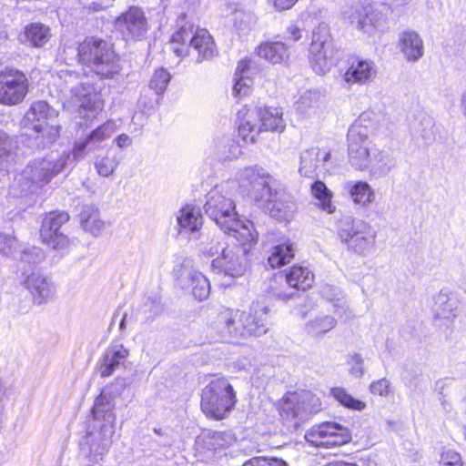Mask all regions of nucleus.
I'll use <instances>...</instances> for the list:
<instances>
[{
    "mask_svg": "<svg viewBox=\"0 0 466 466\" xmlns=\"http://www.w3.org/2000/svg\"><path fill=\"white\" fill-rule=\"evenodd\" d=\"M126 387V379L116 378L102 390L96 400L92 420L88 422L86 435L81 442V450L93 463L102 461L111 446L116 423L115 399Z\"/></svg>",
    "mask_w": 466,
    "mask_h": 466,
    "instance_id": "nucleus-1",
    "label": "nucleus"
},
{
    "mask_svg": "<svg viewBox=\"0 0 466 466\" xmlns=\"http://www.w3.org/2000/svg\"><path fill=\"white\" fill-rule=\"evenodd\" d=\"M234 189V180L216 185L206 196L204 211L221 230L232 236L238 243L254 244L258 239V232L254 228L253 222L241 221L238 218L233 199Z\"/></svg>",
    "mask_w": 466,
    "mask_h": 466,
    "instance_id": "nucleus-2",
    "label": "nucleus"
},
{
    "mask_svg": "<svg viewBox=\"0 0 466 466\" xmlns=\"http://www.w3.org/2000/svg\"><path fill=\"white\" fill-rule=\"evenodd\" d=\"M268 308L263 302H253L248 312L226 309L218 314L215 329L219 339L238 343L248 336L259 337L268 331Z\"/></svg>",
    "mask_w": 466,
    "mask_h": 466,
    "instance_id": "nucleus-3",
    "label": "nucleus"
},
{
    "mask_svg": "<svg viewBox=\"0 0 466 466\" xmlns=\"http://www.w3.org/2000/svg\"><path fill=\"white\" fill-rule=\"evenodd\" d=\"M58 116V111L46 101L38 100L31 104L22 118L20 125L23 135L27 137L30 148H44L56 141L60 135V127L49 124Z\"/></svg>",
    "mask_w": 466,
    "mask_h": 466,
    "instance_id": "nucleus-4",
    "label": "nucleus"
},
{
    "mask_svg": "<svg viewBox=\"0 0 466 466\" xmlns=\"http://www.w3.org/2000/svg\"><path fill=\"white\" fill-rule=\"evenodd\" d=\"M78 62L90 68L101 79H114L119 76L122 66L113 46L99 38H86L77 48H70Z\"/></svg>",
    "mask_w": 466,
    "mask_h": 466,
    "instance_id": "nucleus-5",
    "label": "nucleus"
},
{
    "mask_svg": "<svg viewBox=\"0 0 466 466\" xmlns=\"http://www.w3.org/2000/svg\"><path fill=\"white\" fill-rule=\"evenodd\" d=\"M70 153H54L44 158L31 161L15 178V183L21 187V195L34 193L36 189L62 172L71 159Z\"/></svg>",
    "mask_w": 466,
    "mask_h": 466,
    "instance_id": "nucleus-6",
    "label": "nucleus"
},
{
    "mask_svg": "<svg viewBox=\"0 0 466 466\" xmlns=\"http://www.w3.org/2000/svg\"><path fill=\"white\" fill-rule=\"evenodd\" d=\"M337 236L348 252L359 257L366 258L376 250L377 232L364 219L343 216L337 222Z\"/></svg>",
    "mask_w": 466,
    "mask_h": 466,
    "instance_id": "nucleus-7",
    "label": "nucleus"
},
{
    "mask_svg": "<svg viewBox=\"0 0 466 466\" xmlns=\"http://www.w3.org/2000/svg\"><path fill=\"white\" fill-rule=\"evenodd\" d=\"M238 115V135L246 143H255L261 132H282L286 127L280 107L258 106L245 113L240 111Z\"/></svg>",
    "mask_w": 466,
    "mask_h": 466,
    "instance_id": "nucleus-8",
    "label": "nucleus"
},
{
    "mask_svg": "<svg viewBox=\"0 0 466 466\" xmlns=\"http://www.w3.org/2000/svg\"><path fill=\"white\" fill-rule=\"evenodd\" d=\"M236 403V391L226 378L213 380L202 390L201 410L208 417L222 420Z\"/></svg>",
    "mask_w": 466,
    "mask_h": 466,
    "instance_id": "nucleus-9",
    "label": "nucleus"
},
{
    "mask_svg": "<svg viewBox=\"0 0 466 466\" xmlns=\"http://www.w3.org/2000/svg\"><path fill=\"white\" fill-rule=\"evenodd\" d=\"M79 75L71 70H61L59 78L65 81L66 88L70 92V104L78 108L79 114H96L102 111L104 102L101 95L89 82H77Z\"/></svg>",
    "mask_w": 466,
    "mask_h": 466,
    "instance_id": "nucleus-10",
    "label": "nucleus"
},
{
    "mask_svg": "<svg viewBox=\"0 0 466 466\" xmlns=\"http://www.w3.org/2000/svg\"><path fill=\"white\" fill-rule=\"evenodd\" d=\"M335 54L328 25L319 24L313 30L309 47V58L312 69L319 75L329 72L336 64Z\"/></svg>",
    "mask_w": 466,
    "mask_h": 466,
    "instance_id": "nucleus-11",
    "label": "nucleus"
},
{
    "mask_svg": "<svg viewBox=\"0 0 466 466\" xmlns=\"http://www.w3.org/2000/svg\"><path fill=\"white\" fill-rule=\"evenodd\" d=\"M187 41L189 46L198 52V63L211 59L218 54L214 40L207 29L185 24L171 36L173 44H185Z\"/></svg>",
    "mask_w": 466,
    "mask_h": 466,
    "instance_id": "nucleus-12",
    "label": "nucleus"
},
{
    "mask_svg": "<svg viewBox=\"0 0 466 466\" xmlns=\"http://www.w3.org/2000/svg\"><path fill=\"white\" fill-rule=\"evenodd\" d=\"M269 177L268 173L256 165L239 169L236 173V181L234 182H237L252 200L258 203L268 199L272 196Z\"/></svg>",
    "mask_w": 466,
    "mask_h": 466,
    "instance_id": "nucleus-13",
    "label": "nucleus"
},
{
    "mask_svg": "<svg viewBox=\"0 0 466 466\" xmlns=\"http://www.w3.org/2000/svg\"><path fill=\"white\" fill-rule=\"evenodd\" d=\"M350 433L342 424L326 421L315 425L305 433V440L315 447L331 448L340 446L350 441Z\"/></svg>",
    "mask_w": 466,
    "mask_h": 466,
    "instance_id": "nucleus-14",
    "label": "nucleus"
},
{
    "mask_svg": "<svg viewBox=\"0 0 466 466\" xmlns=\"http://www.w3.org/2000/svg\"><path fill=\"white\" fill-rule=\"evenodd\" d=\"M68 220L69 215L66 212H50L44 218L40 228L43 242L61 254L67 252L70 247L69 238L60 231L62 225Z\"/></svg>",
    "mask_w": 466,
    "mask_h": 466,
    "instance_id": "nucleus-15",
    "label": "nucleus"
},
{
    "mask_svg": "<svg viewBox=\"0 0 466 466\" xmlns=\"http://www.w3.org/2000/svg\"><path fill=\"white\" fill-rule=\"evenodd\" d=\"M28 92V79L16 69L6 68L0 73V103L7 106L21 103Z\"/></svg>",
    "mask_w": 466,
    "mask_h": 466,
    "instance_id": "nucleus-16",
    "label": "nucleus"
},
{
    "mask_svg": "<svg viewBox=\"0 0 466 466\" xmlns=\"http://www.w3.org/2000/svg\"><path fill=\"white\" fill-rule=\"evenodd\" d=\"M240 247L223 248L222 254L212 260L211 267L213 271L226 277L238 278L242 276L246 271V266L243 262V255L248 251L245 245Z\"/></svg>",
    "mask_w": 466,
    "mask_h": 466,
    "instance_id": "nucleus-17",
    "label": "nucleus"
},
{
    "mask_svg": "<svg viewBox=\"0 0 466 466\" xmlns=\"http://www.w3.org/2000/svg\"><path fill=\"white\" fill-rule=\"evenodd\" d=\"M116 28L126 40H140L148 29L144 12L132 6L116 19Z\"/></svg>",
    "mask_w": 466,
    "mask_h": 466,
    "instance_id": "nucleus-18",
    "label": "nucleus"
},
{
    "mask_svg": "<svg viewBox=\"0 0 466 466\" xmlns=\"http://www.w3.org/2000/svg\"><path fill=\"white\" fill-rule=\"evenodd\" d=\"M117 126L114 120H108L94 129L86 137L76 141L70 155L74 161L83 159L85 156L96 150L99 144L108 139L116 130Z\"/></svg>",
    "mask_w": 466,
    "mask_h": 466,
    "instance_id": "nucleus-19",
    "label": "nucleus"
},
{
    "mask_svg": "<svg viewBox=\"0 0 466 466\" xmlns=\"http://www.w3.org/2000/svg\"><path fill=\"white\" fill-rule=\"evenodd\" d=\"M258 204L268 211L271 218L279 221H289L297 209L294 198L284 190L272 191V196Z\"/></svg>",
    "mask_w": 466,
    "mask_h": 466,
    "instance_id": "nucleus-20",
    "label": "nucleus"
},
{
    "mask_svg": "<svg viewBox=\"0 0 466 466\" xmlns=\"http://www.w3.org/2000/svg\"><path fill=\"white\" fill-rule=\"evenodd\" d=\"M22 285L31 293L36 304H43L51 299L56 291L51 279L40 271H32L25 275Z\"/></svg>",
    "mask_w": 466,
    "mask_h": 466,
    "instance_id": "nucleus-21",
    "label": "nucleus"
},
{
    "mask_svg": "<svg viewBox=\"0 0 466 466\" xmlns=\"http://www.w3.org/2000/svg\"><path fill=\"white\" fill-rule=\"evenodd\" d=\"M342 20L355 26L368 36L375 34L371 21L364 15L363 0H348L340 7Z\"/></svg>",
    "mask_w": 466,
    "mask_h": 466,
    "instance_id": "nucleus-22",
    "label": "nucleus"
},
{
    "mask_svg": "<svg viewBox=\"0 0 466 466\" xmlns=\"http://www.w3.org/2000/svg\"><path fill=\"white\" fill-rule=\"evenodd\" d=\"M177 224L180 235H185L189 239H198L203 225L199 208L191 205L181 208L177 213Z\"/></svg>",
    "mask_w": 466,
    "mask_h": 466,
    "instance_id": "nucleus-23",
    "label": "nucleus"
},
{
    "mask_svg": "<svg viewBox=\"0 0 466 466\" xmlns=\"http://www.w3.org/2000/svg\"><path fill=\"white\" fill-rule=\"evenodd\" d=\"M129 351L123 344H111L103 354L98 366V372L101 377L111 376L116 370L124 365Z\"/></svg>",
    "mask_w": 466,
    "mask_h": 466,
    "instance_id": "nucleus-24",
    "label": "nucleus"
},
{
    "mask_svg": "<svg viewBox=\"0 0 466 466\" xmlns=\"http://www.w3.org/2000/svg\"><path fill=\"white\" fill-rule=\"evenodd\" d=\"M398 46L408 62L415 63L424 55V44L414 30H404L399 35Z\"/></svg>",
    "mask_w": 466,
    "mask_h": 466,
    "instance_id": "nucleus-25",
    "label": "nucleus"
},
{
    "mask_svg": "<svg viewBox=\"0 0 466 466\" xmlns=\"http://www.w3.org/2000/svg\"><path fill=\"white\" fill-rule=\"evenodd\" d=\"M376 73V66L371 60L356 59L350 63L343 78L348 84L364 85L370 82Z\"/></svg>",
    "mask_w": 466,
    "mask_h": 466,
    "instance_id": "nucleus-26",
    "label": "nucleus"
},
{
    "mask_svg": "<svg viewBox=\"0 0 466 466\" xmlns=\"http://www.w3.org/2000/svg\"><path fill=\"white\" fill-rule=\"evenodd\" d=\"M397 166V158L390 149H381L372 153L370 167V175L378 179L388 176Z\"/></svg>",
    "mask_w": 466,
    "mask_h": 466,
    "instance_id": "nucleus-27",
    "label": "nucleus"
},
{
    "mask_svg": "<svg viewBox=\"0 0 466 466\" xmlns=\"http://www.w3.org/2000/svg\"><path fill=\"white\" fill-rule=\"evenodd\" d=\"M319 292L324 299L332 305L335 315L346 319L350 318L351 310L339 288L325 283L319 286Z\"/></svg>",
    "mask_w": 466,
    "mask_h": 466,
    "instance_id": "nucleus-28",
    "label": "nucleus"
},
{
    "mask_svg": "<svg viewBox=\"0 0 466 466\" xmlns=\"http://www.w3.org/2000/svg\"><path fill=\"white\" fill-rule=\"evenodd\" d=\"M373 127L366 114L360 115L350 127L347 135L348 145H370V137Z\"/></svg>",
    "mask_w": 466,
    "mask_h": 466,
    "instance_id": "nucleus-29",
    "label": "nucleus"
},
{
    "mask_svg": "<svg viewBox=\"0 0 466 466\" xmlns=\"http://www.w3.org/2000/svg\"><path fill=\"white\" fill-rule=\"evenodd\" d=\"M279 278H284L286 284L297 290H306L314 283L313 272L308 267L303 266H293Z\"/></svg>",
    "mask_w": 466,
    "mask_h": 466,
    "instance_id": "nucleus-30",
    "label": "nucleus"
},
{
    "mask_svg": "<svg viewBox=\"0 0 466 466\" xmlns=\"http://www.w3.org/2000/svg\"><path fill=\"white\" fill-rule=\"evenodd\" d=\"M356 205L369 207L375 200V191L366 181H348L343 186Z\"/></svg>",
    "mask_w": 466,
    "mask_h": 466,
    "instance_id": "nucleus-31",
    "label": "nucleus"
},
{
    "mask_svg": "<svg viewBox=\"0 0 466 466\" xmlns=\"http://www.w3.org/2000/svg\"><path fill=\"white\" fill-rule=\"evenodd\" d=\"M257 54L273 65L286 64L289 58V47L280 41L261 44L258 47Z\"/></svg>",
    "mask_w": 466,
    "mask_h": 466,
    "instance_id": "nucleus-32",
    "label": "nucleus"
},
{
    "mask_svg": "<svg viewBox=\"0 0 466 466\" xmlns=\"http://www.w3.org/2000/svg\"><path fill=\"white\" fill-rule=\"evenodd\" d=\"M301 410L299 395L294 393L282 400L279 407V415L289 427L296 428L304 420Z\"/></svg>",
    "mask_w": 466,
    "mask_h": 466,
    "instance_id": "nucleus-33",
    "label": "nucleus"
},
{
    "mask_svg": "<svg viewBox=\"0 0 466 466\" xmlns=\"http://www.w3.org/2000/svg\"><path fill=\"white\" fill-rule=\"evenodd\" d=\"M370 145H348V158L351 167L358 171L368 170L372 153Z\"/></svg>",
    "mask_w": 466,
    "mask_h": 466,
    "instance_id": "nucleus-34",
    "label": "nucleus"
},
{
    "mask_svg": "<svg viewBox=\"0 0 466 466\" xmlns=\"http://www.w3.org/2000/svg\"><path fill=\"white\" fill-rule=\"evenodd\" d=\"M214 151L217 157L221 160H233L241 154V147L230 137L223 136L214 140Z\"/></svg>",
    "mask_w": 466,
    "mask_h": 466,
    "instance_id": "nucleus-35",
    "label": "nucleus"
},
{
    "mask_svg": "<svg viewBox=\"0 0 466 466\" xmlns=\"http://www.w3.org/2000/svg\"><path fill=\"white\" fill-rule=\"evenodd\" d=\"M80 220L84 229L93 236H99L105 228V222L100 218L98 209L86 205L80 213Z\"/></svg>",
    "mask_w": 466,
    "mask_h": 466,
    "instance_id": "nucleus-36",
    "label": "nucleus"
},
{
    "mask_svg": "<svg viewBox=\"0 0 466 466\" xmlns=\"http://www.w3.org/2000/svg\"><path fill=\"white\" fill-rule=\"evenodd\" d=\"M415 133L422 140L423 146H429L440 137L441 126L437 125L431 116H425L420 119Z\"/></svg>",
    "mask_w": 466,
    "mask_h": 466,
    "instance_id": "nucleus-37",
    "label": "nucleus"
},
{
    "mask_svg": "<svg viewBox=\"0 0 466 466\" xmlns=\"http://www.w3.org/2000/svg\"><path fill=\"white\" fill-rule=\"evenodd\" d=\"M337 325V319L330 315H318L305 324V330L314 337H322L333 329Z\"/></svg>",
    "mask_w": 466,
    "mask_h": 466,
    "instance_id": "nucleus-38",
    "label": "nucleus"
},
{
    "mask_svg": "<svg viewBox=\"0 0 466 466\" xmlns=\"http://www.w3.org/2000/svg\"><path fill=\"white\" fill-rule=\"evenodd\" d=\"M25 41L32 46L42 47L51 37L50 28L41 23H33L25 28Z\"/></svg>",
    "mask_w": 466,
    "mask_h": 466,
    "instance_id": "nucleus-39",
    "label": "nucleus"
},
{
    "mask_svg": "<svg viewBox=\"0 0 466 466\" xmlns=\"http://www.w3.org/2000/svg\"><path fill=\"white\" fill-rule=\"evenodd\" d=\"M311 195L319 201V207L328 214H332L336 207L332 203V192L320 180L314 181L310 186Z\"/></svg>",
    "mask_w": 466,
    "mask_h": 466,
    "instance_id": "nucleus-40",
    "label": "nucleus"
},
{
    "mask_svg": "<svg viewBox=\"0 0 466 466\" xmlns=\"http://www.w3.org/2000/svg\"><path fill=\"white\" fill-rule=\"evenodd\" d=\"M458 300L446 293L441 292L435 300V314L439 319H451L456 316Z\"/></svg>",
    "mask_w": 466,
    "mask_h": 466,
    "instance_id": "nucleus-41",
    "label": "nucleus"
},
{
    "mask_svg": "<svg viewBox=\"0 0 466 466\" xmlns=\"http://www.w3.org/2000/svg\"><path fill=\"white\" fill-rule=\"evenodd\" d=\"M294 257L293 244L289 241L273 247L268 263L271 268L288 264Z\"/></svg>",
    "mask_w": 466,
    "mask_h": 466,
    "instance_id": "nucleus-42",
    "label": "nucleus"
},
{
    "mask_svg": "<svg viewBox=\"0 0 466 466\" xmlns=\"http://www.w3.org/2000/svg\"><path fill=\"white\" fill-rule=\"evenodd\" d=\"M118 166L116 156L107 149L104 153L96 156L95 160V167L98 175L102 177H109L112 175Z\"/></svg>",
    "mask_w": 466,
    "mask_h": 466,
    "instance_id": "nucleus-43",
    "label": "nucleus"
},
{
    "mask_svg": "<svg viewBox=\"0 0 466 466\" xmlns=\"http://www.w3.org/2000/svg\"><path fill=\"white\" fill-rule=\"evenodd\" d=\"M319 154L320 150L318 147H313L301 153L299 168L300 175L309 177L314 174L319 162Z\"/></svg>",
    "mask_w": 466,
    "mask_h": 466,
    "instance_id": "nucleus-44",
    "label": "nucleus"
},
{
    "mask_svg": "<svg viewBox=\"0 0 466 466\" xmlns=\"http://www.w3.org/2000/svg\"><path fill=\"white\" fill-rule=\"evenodd\" d=\"M188 277L193 296L199 301L206 299L210 293L209 280L199 271H191Z\"/></svg>",
    "mask_w": 466,
    "mask_h": 466,
    "instance_id": "nucleus-45",
    "label": "nucleus"
},
{
    "mask_svg": "<svg viewBox=\"0 0 466 466\" xmlns=\"http://www.w3.org/2000/svg\"><path fill=\"white\" fill-rule=\"evenodd\" d=\"M163 310L160 299L157 296L147 297L137 309L142 321H151Z\"/></svg>",
    "mask_w": 466,
    "mask_h": 466,
    "instance_id": "nucleus-46",
    "label": "nucleus"
},
{
    "mask_svg": "<svg viewBox=\"0 0 466 466\" xmlns=\"http://www.w3.org/2000/svg\"><path fill=\"white\" fill-rule=\"evenodd\" d=\"M330 393L333 398L345 408L359 411L363 410L366 408V403L364 401L353 398L344 388H332Z\"/></svg>",
    "mask_w": 466,
    "mask_h": 466,
    "instance_id": "nucleus-47",
    "label": "nucleus"
},
{
    "mask_svg": "<svg viewBox=\"0 0 466 466\" xmlns=\"http://www.w3.org/2000/svg\"><path fill=\"white\" fill-rule=\"evenodd\" d=\"M170 80V73L167 69L159 67L156 69L151 76L148 87L153 90L157 96L161 97L166 92Z\"/></svg>",
    "mask_w": 466,
    "mask_h": 466,
    "instance_id": "nucleus-48",
    "label": "nucleus"
},
{
    "mask_svg": "<svg viewBox=\"0 0 466 466\" xmlns=\"http://www.w3.org/2000/svg\"><path fill=\"white\" fill-rule=\"evenodd\" d=\"M319 105V94L317 91H305L296 102L297 111L300 114H308L316 109Z\"/></svg>",
    "mask_w": 466,
    "mask_h": 466,
    "instance_id": "nucleus-49",
    "label": "nucleus"
},
{
    "mask_svg": "<svg viewBox=\"0 0 466 466\" xmlns=\"http://www.w3.org/2000/svg\"><path fill=\"white\" fill-rule=\"evenodd\" d=\"M299 399L304 420L309 414L317 413L321 410V402L319 399L310 392L299 395Z\"/></svg>",
    "mask_w": 466,
    "mask_h": 466,
    "instance_id": "nucleus-50",
    "label": "nucleus"
},
{
    "mask_svg": "<svg viewBox=\"0 0 466 466\" xmlns=\"http://www.w3.org/2000/svg\"><path fill=\"white\" fill-rule=\"evenodd\" d=\"M257 23L255 15L251 12L238 11L235 14L234 25L239 32L249 31Z\"/></svg>",
    "mask_w": 466,
    "mask_h": 466,
    "instance_id": "nucleus-51",
    "label": "nucleus"
},
{
    "mask_svg": "<svg viewBox=\"0 0 466 466\" xmlns=\"http://www.w3.org/2000/svg\"><path fill=\"white\" fill-rule=\"evenodd\" d=\"M363 11L364 15L368 16V19L371 21V24L375 29V33L383 27L385 23V16L380 11L375 9L366 1H363Z\"/></svg>",
    "mask_w": 466,
    "mask_h": 466,
    "instance_id": "nucleus-52",
    "label": "nucleus"
},
{
    "mask_svg": "<svg viewBox=\"0 0 466 466\" xmlns=\"http://www.w3.org/2000/svg\"><path fill=\"white\" fill-rule=\"evenodd\" d=\"M242 466H288L287 462L277 457L256 456L246 461Z\"/></svg>",
    "mask_w": 466,
    "mask_h": 466,
    "instance_id": "nucleus-53",
    "label": "nucleus"
},
{
    "mask_svg": "<svg viewBox=\"0 0 466 466\" xmlns=\"http://www.w3.org/2000/svg\"><path fill=\"white\" fill-rule=\"evenodd\" d=\"M219 237L213 238L209 243L202 241L200 243L199 250L207 256L213 257L218 254H222L223 248H228Z\"/></svg>",
    "mask_w": 466,
    "mask_h": 466,
    "instance_id": "nucleus-54",
    "label": "nucleus"
},
{
    "mask_svg": "<svg viewBox=\"0 0 466 466\" xmlns=\"http://www.w3.org/2000/svg\"><path fill=\"white\" fill-rule=\"evenodd\" d=\"M252 80L248 76H235L233 95L241 98L248 96L251 90Z\"/></svg>",
    "mask_w": 466,
    "mask_h": 466,
    "instance_id": "nucleus-55",
    "label": "nucleus"
},
{
    "mask_svg": "<svg viewBox=\"0 0 466 466\" xmlns=\"http://www.w3.org/2000/svg\"><path fill=\"white\" fill-rule=\"evenodd\" d=\"M45 252L37 247H29L20 254V260L29 264H37L45 259Z\"/></svg>",
    "mask_w": 466,
    "mask_h": 466,
    "instance_id": "nucleus-56",
    "label": "nucleus"
},
{
    "mask_svg": "<svg viewBox=\"0 0 466 466\" xmlns=\"http://www.w3.org/2000/svg\"><path fill=\"white\" fill-rule=\"evenodd\" d=\"M440 466H462L461 456L453 450L443 451L439 461Z\"/></svg>",
    "mask_w": 466,
    "mask_h": 466,
    "instance_id": "nucleus-57",
    "label": "nucleus"
},
{
    "mask_svg": "<svg viewBox=\"0 0 466 466\" xmlns=\"http://www.w3.org/2000/svg\"><path fill=\"white\" fill-rule=\"evenodd\" d=\"M370 391L374 395L386 397L390 392V382L385 378L374 380L370 385Z\"/></svg>",
    "mask_w": 466,
    "mask_h": 466,
    "instance_id": "nucleus-58",
    "label": "nucleus"
},
{
    "mask_svg": "<svg viewBox=\"0 0 466 466\" xmlns=\"http://www.w3.org/2000/svg\"><path fill=\"white\" fill-rule=\"evenodd\" d=\"M17 246V240L15 237L5 235L0 232V253L11 255Z\"/></svg>",
    "mask_w": 466,
    "mask_h": 466,
    "instance_id": "nucleus-59",
    "label": "nucleus"
},
{
    "mask_svg": "<svg viewBox=\"0 0 466 466\" xmlns=\"http://www.w3.org/2000/svg\"><path fill=\"white\" fill-rule=\"evenodd\" d=\"M350 374L360 378L364 374V360L360 354L354 353L350 357Z\"/></svg>",
    "mask_w": 466,
    "mask_h": 466,
    "instance_id": "nucleus-60",
    "label": "nucleus"
},
{
    "mask_svg": "<svg viewBox=\"0 0 466 466\" xmlns=\"http://www.w3.org/2000/svg\"><path fill=\"white\" fill-rule=\"evenodd\" d=\"M6 134L0 130V170L7 169L6 162L10 157V154L6 150Z\"/></svg>",
    "mask_w": 466,
    "mask_h": 466,
    "instance_id": "nucleus-61",
    "label": "nucleus"
},
{
    "mask_svg": "<svg viewBox=\"0 0 466 466\" xmlns=\"http://www.w3.org/2000/svg\"><path fill=\"white\" fill-rule=\"evenodd\" d=\"M78 46L75 44L65 45L60 54L61 58L65 60L66 64H71L74 61H78V56H74L70 48H77Z\"/></svg>",
    "mask_w": 466,
    "mask_h": 466,
    "instance_id": "nucleus-62",
    "label": "nucleus"
},
{
    "mask_svg": "<svg viewBox=\"0 0 466 466\" xmlns=\"http://www.w3.org/2000/svg\"><path fill=\"white\" fill-rule=\"evenodd\" d=\"M227 436L228 435L225 432L214 431V432H212L211 437H210V439H211L210 444L214 448L223 447L225 445L224 441Z\"/></svg>",
    "mask_w": 466,
    "mask_h": 466,
    "instance_id": "nucleus-63",
    "label": "nucleus"
},
{
    "mask_svg": "<svg viewBox=\"0 0 466 466\" xmlns=\"http://www.w3.org/2000/svg\"><path fill=\"white\" fill-rule=\"evenodd\" d=\"M298 0H274L273 5L277 11H285L290 9Z\"/></svg>",
    "mask_w": 466,
    "mask_h": 466,
    "instance_id": "nucleus-64",
    "label": "nucleus"
}]
</instances>
